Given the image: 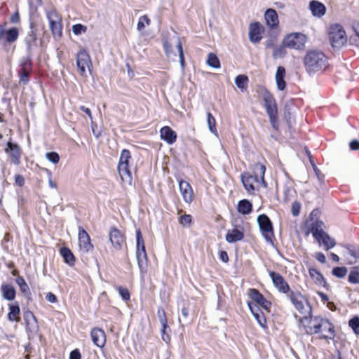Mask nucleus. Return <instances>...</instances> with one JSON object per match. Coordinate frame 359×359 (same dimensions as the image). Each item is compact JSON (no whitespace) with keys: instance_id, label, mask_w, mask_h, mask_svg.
Instances as JSON below:
<instances>
[{"instance_id":"f704fd0d","label":"nucleus","mask_w":359,"mask_h":359,"mask_svg":"<svg viewBox=\"0 0 359 359\" xmlns=\"http://www.w3.org/2000/svg\"><path fill=\"white\" fill-rule=\"evenodd\" d=\"M1 290L3 294V297L4 299L8 301H11L15 299V290L11 285H2L1 287Z\"/></svg>"},{"instance_id":"de8ad7c7","label":"nucleus","mask_w":359,"mask_h":359,"mask_svg":"<svg viewBox=\"0 0 359 359\" xmlns=\"http://www.w3.org/2000/svg\"><path fill=\"white\" fill-rule=\"evenodd\" d=\"M347 269L346 267H336L332 270V274L337 278H343L346 276Z\"/></svg>"},{"instance_id":"6ab92c4d","label":"nucleus","mask_w":359,"mask_h":359,"mask_svg":"<svg viewBox=\"0 0 359 359\" xmlns=\"http://www.w3.org/2000/svg\"><path fill=\"white\" fill-rule=\"evenodd\" d=\"M241 181L245 189L249 194H253L255 189V184L259 183V180L257 175H252L248 172H244L241 175Z\"/></svg>"},{"instance_id":"ddd939ff","label":"nucleus","mask_w":359,"mask_h":359,"mask_svg":"<svg viewBox=\"0 0 359 359\" xmlns=\"http://www.w3.org/2000/svg\"><path fill=\"white\" fill-rule=\"evenodd\" d=\"M90 64V58L87 51L81 50L77 53L76 65L81 76H86V68L89 69Z\"/></svg>"},{"instance_id":"72a5a7b5","label":"nucleus","mask_w":359,"mask_h":359,"mask_svg":"<svg viewBox=\"0 0 359 359\" xmlns=\"http://www.w3.org/2000/svg\"><path fill=\"white\" fill-rule=\"evenodd\" d=\"M20 312V306L18 304L9 305V312L8 313V319L10 321L19 322L20 318L19 317Z\"/></svg>"},{"instance_id":"f257e3e1","label":"nucleus","mask_w":359,"mask_h":359,"mask_svg":"<svg viewBox=\"0 0 359 359\" xmlns=\"http://www.w3.org/2000/svg\"><path fill=\"white\" fill-rule=\"evenodd\" d=\"M306 69L309 73L322 71L327 67V57L319 50H309L304 58Z\"/></svg>"},{"instance_id":"c03bdc74","label":"nucleus","mask_w":359,"mask_h":359,"mask_svg":"<svg viewBox=\"0 0 359 359\" xmlns=\"http://www.w3.org/2000/svg\"><path fill=\"white\" fill-rule=\"evenodd\" d=\"M248 79L245 75H238L235 79V83L240 89H243L247 84Z\"/></svg>"},{"instance_id":"79ce46f5","label":"nucleus","mask_w":359,"mask_h":359,"mask_svg":"<svg viewBox=\"0 0 359 359\" xmlns=\"http://www.w3.org/2000/svg\"><path fill=\"white\" fill-rule=\"evenodd\" d=\"M349 327L353 330V332L359 335V317L354 316L348 322Z\"/></svg>"},{"instance_id":"a19ab883","label":"nucleus","mask_w":359,"mask_h":359,"mask_svg":"<svg viewBox=\"0 0 359 359\" xmlns=\"http://www.w3.org/2000/svg\"><path fill=\"white\" fill-rule=\"evenodd\" d=\"M285 48L287 47L285 46L283 43L282 46L274 47L272 54L273 57L277 59L284 57L286 54Z\"/></svg>"},{"instance_id":"4c0bfd02","label":"nucleus","mask_w":359,"mask_h":359,"mask_svg":"<svg viewBox=\"0 0 359 359\" xmlns=\"http://www.w3.org/2000/svg\"><path fill=\"white\" fill-rule=\"evenodd\" d=\"M207 123L208 126V128L210 131L217 135V130L216 128V121L215 117L212 116V114L210 112H208L207 114Z\"/></svg>"},{"instance_id":"0e129e2a","label":"nucleus","mask_w":359,"mask_h":359,"mask_svg":"<svg viewBox=\"0 0 359 359\" xmlns=\"http://www.w3.org/2000/svg\"><path fill=\"white\" fill-rule=\"evenodd\" d=\"M69 359H81V353L76 349L70 353Z\"/></svg>"},{"instance_id":"6e6d98bb","label":"nucleus","mask_w":359,"mask_h":359,"mask_svg":"<svg viewBox=\"0 0 359 359\" xmlns=\"http://www.w3.org/2000/svg\"><path fill=\"white\" fill-rule=\"evenodd\" d=\"M29 82V72L25 69L22 68L21 72L20 73V83L25 85Z\"/></svg>"},{"instance_id":"0eeeda50","label":"nucleus","mask_w":359,"mask_h":359,"mask_svg":"<svg viewBox=\"0 0 359 359\" xmlns=\"http://www.w3.org/2000/svg\"><path fill=\"white\" fill-rule=\"evenodd\" d=\"M320 319L321 316H319L305 315L298 318V324L304 329L306 334H315L319 332L318 327L320 325Z\"/></svg>"},{"instance_id":"473e14b6","label":"nucleus","mask_w":359,"mask_h":359,"mask_svg":"<svg viewBox=\"0 0 359 359\" xmlns=\"http://www.w3.org/2000/svg\"><path fill=\"white\" fill-rule=\"evenodd\" d=\"M237 210L243 215H249L252 210V205L249 201L243 199L238 202Z\"/></svg>"},{"instance_id":"aec40b11","label":"nucleus","mask_w":359,"mask_h":359,"mask_svg":"<svg viewBox=\"0 0 359 359\" xmlns=\"http://www.w3.org/2000/svg\"><path fill=\"white\" fill-rule=\"evenodd\" d=\"M18 36L19 30L17 27H13L6 30L3 27H0V41L11 43L15 42Z\"/></svg>"},{"instance_id":"4468645a","label":"nucleus","mask_w":359,"mask_h":359,"mask_svg":"<svg viewBox=\"0 0 359 359\" xmlns=\"http://www.w3.org/2000/svg\"><path fill=\"white\" fill-rule=\"evenodd\" d=\"M109 238L115 250L121 249L125 243V236L123 233L115 227H111L109 231Z\"/></svg>"},{"instance_id":"1a4fd4ad","label":"nucleus","mask_w":359,"mask_h":359,"mask_svg":"<svg viewBox=\"0 0 359 359\" xmlns=\"http://www.w3.org/2000/svg\"><path fill=\"white\" fill-rule=\"evenodd\" d=\"M306 42V35L298 32L287 34L283 41L285 46L295 50L304 49Z\"/></svg>"},{"instance_id":"e433bc0d","label":"nucleus","mask_w":359,"mask_h":359,"mask_svg":"<svg viewBox=\"0 0 359 359\" xmlns=\"http://www.w3.org/2000/svg\"><path fill=\"white\" fill-rule=\"evenodd\" d=\"M309 273L316 284L325 286L326 282L323 275L318 271L315 269H310Z\"/></svg>"},{"instance_id":"2eb2a0df","label":"nucleus","mask_w":359,"mask_h":359,"mask_svg":"<svg viewBox=\"0 0 359 359\" xmlns=\"http://www.w3.org/2000/svg\"><path fill=\"white\" fill-rule=\"evenodd\" d=\"M269 276L271 278L273 285L280 292L289 294L290 292H291L289 285L280 274L276 272L269 271Z\"/></svg>"},{"instance_id":"338daca9","label":"nucleus","mask_w":359,"mask_h":359,"mask_svg":"<svg viewBox=\"0 0 359 359\" xmlns=\"http://www.w3.org/2000/svg\"><path fill=\"white\" fill-rule=\"evenodd\" d=\"M349 146L351 150H359V142L356 140H352Z\"/></svg>"},{"instance_id":"ea45409f","label":"nucleus","mask_w":359,"mask_h":359,"mask_svg":"<svg viewBox=\"0 0 359 359\" xmlns=\"http://www.w3.org/2000/svg\"><path fill=\"white\" fill-rule=\"evenodd\" d=\"M255 170L257 172V175L258 174L260 175V181H261L262 184L264 185V187H266V183L264 181V173H265V171H266L265 165H264L263 164L257 163H256L255 165Z\"/></svg>"},{"instance_id":"4d7b16f0","label":"nucleus","mask_w":359,"mask_h":359,"mask_svg":"<svg viewBox=\"0 0 359 359\" xmlns=\"http://www.w3.org/2000/svg\"><path fill=\"white\" fill-rule=\"evenodd\" d=\"M348 281L351 283H359V272L351 271L348 275Z\"/></svg>"},{"instance_id":"b1692460","label":"nucleus","mask_w":359,"mask_h":359,"mask_svg":"<svg viewBox=\"0 0 359 359\" xmlns=\"http://www.w3.org/2000/svg\"><path fill=\"white\" fill-rule=\"evenodd\" d=\"M91 338L98 347L102 348L106 343V336L104 332L100 328H93L91 331Z\"/></svg>"},{"instance_id":"dca6fc26","label":"nucleus","mask_w":359,"mask_h":359,"mask_svg":"<svg viewBox=\"0 0 359 359\" xmlns=\"http://www.w3.org/2000/svg\"><path fill=\"white\" fill-rule=\"evenodd\" d=\"M262 98L269 116L277 114V106L273 96L266 89L263 90Z\"/></svg>"},{"instance_id":"cd10ccee","label":"nucleus","mask_w":359,"mask_h":359,"mask_svg":"<svg viewBox=\"0 0 359 359\" xmlns=\"http://www.w3.org/2000/svg\"><path fill=\"white\" fill-rule=\"evenodd\" d=\"M248 304L251 313L257 320L259 325L263 328H266V318L263 313L260 312L259 307L257 305H252L250 302H248Z\"/></svg>"},{"instance_id":"bb28decb","label":"nucleus","mask_w":359,"mask_h":359,"mask_svg":"<svg viewBox=\"0 0 359 359\" xmlns=\"http://www.w3.org/2000/svg\"><path fill=\"white\" fill-rule=\"evenodd\" d=\"M160 135L161 139L169 144H172L176 142L177 134L169 126L163 127L160 130Z\"/></svg>"},{"instance_id":"09e8293b","label":"nucleus","mask_w":359,"mask_h":359,"mask_svg":"<svg viewBox=\"0 0 359 359\" xmlns=\"http://www.w3.org/2000/svg\"><path fill=\"white\" fill-rule=\"evenodd\" d=\"M306 153L307 154L309 155V159H310V162H311V164L313 168V170L315 172V174L317 177V178L321 181L323 180V175L321 174L320 170L317 168V166L316 165V164L313 162V161L311 160V154H310V151H306Z\"/></svg>"},{"instance_id":"8fccbe9b","label":"nucleus","mask_w":359,"mask_h":359,"mask_svg":"<svg viewBox=\"0 0 359 359\" xmlns=\"http://www.w3.org/2000/svg\"><path fill=\"white\" fill-rule=\"evenodd\" d=\"M87 30V27L81 24H76L72 26V32L76 35H79L82 33H85Z\"/></svg>"},{"instance_id":"13d9d810","label":"nucleus","mask_w":359,"mask_h":359,"mask_svg":"<svg viewBox=\"0 0 359 359\" xmlns=\"http://www.w3.org/2000/svg\"><path fill=\"white\" fill-rule=\"evenodd\" d=\"M180 223L183 226H189L191 222V216L190 215H184L179 219Z\"/></svg>"},{"instance_id":"f03ea898","label":"nucleus","mask_w":359,"mask_h":359,"mask_svg":"<svg viewBox=\"0 0 359 359\" xmlns=\"http://www.w3.org/2000/svg\"><path fill=\"white\" fill-rule=\"evenodd\" d=\"M130 159L131 155L130 151L128 149L122 150L117 170L124 187L132 185L133 176L130 170Z\"/></svg>"},{"instance_id":"37998d69","label":"nucleus","mask_w":359,"mask_h":359,"mask_svg":"<svg viewBox=\"0 0 359 359\" xmlns=\"http://www.w3.org/2000/svg\"><path fill=\"white\" fill-rule=\"evenodd\" d=\"M16 283L20 287V290H21V292L22 293L27 294V293L29 292V286H28V285L27 284V283L25 282V280H24L23 278L18 277L16 278Z\"/></svg>"},{"instance_id":"a18cd8bd","label":"nucleus","mask_w":359,"mask_h":359,"mask_svg":"<svg viewBox=\"0 0 359 359\" xmlns=\"http://www.w3.org/2000/svg\"><path fill=\"white\" fill-rule=\"evenodd\" d=\"M150 22H151L150 19L149 18V17L147 15H144L141 16L139 19V21H138V23L137 25V29L139 31H141L142 29H143L144 28L145 24L147 25H149Z\"/></svg>"},{"instance_id":"864d4df0","label":"nucleus","mask_w":359,"mask_h":359,"mask_svg":"<svg viewBox=\"0 0 359 359\" xmlns=\"http://www.w3.org/2000/svg\"><path fill=\"white\" fill-rule=\"evenodd\" d=\"M46 157L49 161L55 164L57 163L60 161V156L56 152H48L46 154Z\"/></svg>"},{"instance_id":"423d86ee","label":"nucleus","mask_w":359,"mask_h":359,"mask_svg":"<svg viewBox=\"0 0 359 359\" xmlns=\"http://www.w3.org/2000/svg\"><path fill=\"white\" fill-rule=\"evenodd\" d=\"M46 14L52 34L55 38H61L63 29L61 16L54 8L47 11Z\"/></svg>"},{"instance_id":"412c9836","label":"nucleus","mask_w":359,"mask_h":359,"mask_svg":"<svg viewBox=\"0 0 359 359\" xmlns=\"http://www.w3.org/2000/svg\"><path fill=\"white\" fill-rule=\"evenodd\" d=\"M264 27L259 22H254L249 27V39L252 43H256L261 41Z\"/></svg>"},{"instance_id":"680f3d73","label":"nucleus","mask_w":359,"mask_h":359,"mask_svg":"<svg viewBox=\"0 0 359 359\" xmlns=\"http://www.w3.org/2000/svg\"><path fill=\"white\" fill-rule=\"evenodd\" d=\"M46 299L50 303L57 302V297L52 292H48L46 294Z\"/></svg>"},{"instance_id":"a211bd4d","label":"nucleus","mask_w":359,"mask_h":359,"mask_svg":"<svg viewBox=\"0 0 359 359\" xmlns=\"http://www.w3.org/2000/svg\"><path fill=\"white\" fill-rule=\"evenodd\" d=\"M179 189L183 200L187 203H191L194 198V191L190 184L184 180H179Z\"/></svg>"},{"instance_id":"c9c22d12","label":"nucleus","mask_w":359,"mask_h":359,"mask_svg":"<svg viewBox=\"0 0 359 359\" xmlns=\"http://www.w3.org/2000/svg\"><path fill=\"white\" fill-rule=\"evenodd\" d=\"M60 255L63 257L65 262L69 266L74 264L75 259L72 251L67 248H62L60 249Z\"/></svg>"},{"instance_id":"4be33fe9","label":"nucleus","mask_w":359,"mask_h":359,"mask_svg":"<svg viewBox=\"0 0 359 359\" xmlns=\"http://www.w3.org/2000/svg\"><path fill=\"white\" fill-rule=\"evenodd\" d=\"M24 319L27 332L32 334L36 333L39 330V326L33 313L30 311H25L24 313Z\"/></svg>"},{"instance_id":"e2e57ef3","label":"nucleus","mask_w":359,"mask_h":359,"mask_svg":"<svg viewBox=\"0 0 359 359\" xmlns=\"http://www.w3.org/2000/svg\"><path fill=\"white\" fill-rule=\"evenodd\" d=\"M15 182L19 187H22L25 184V179L21 175H15Z\"/></svg>"},{"instance_id":"f3484780","label":"nucleus","mask_w":359,"mask_h":359,"mask_svg":"<svg viewBox=\"0 0 359 359\" xmlns=\"http://www.w3.org/2000/svg\"><path fill=\"white\" fill-rule=\"evenodd\" d=\"M249 297L256 303L255 305L260 306L262 309L269 311L271 302L267 301L264 296L256 289H250L248 291Z\"/></svg>"},{"instance_id":"5fc2aeb1","label":"nucleus","mask_w":359,"mask_h":359,"mask_svg":"<svg viewBox=\"0 0 359 359\" xmlns=\"http://www.w3.org/2000/svg\"><path fill=\"white\" fill-rule=\"evenodd\" d=\"M163 48L168 57L171 58L172 56H175V54L172 53L171 49V45L167 40L163 41Z\"/></svg>"},{"instance_id":"2f4dec72","label":"nucleus","mask_w":359,"mask_h":359,"mask_svg":"<svg viewBox=\"0 0 359 359\" xmlns=\"http://www.w3.org/2000/svg\"><path fill=\"white\" fill-rule=\"evenodd\" d=\"M325 224L320 220H316L313 222L311 225V231L313 234V236L315 238H317L318 236H320L325 231H324Z\"/></svg>"},{"instance_id":"9b49d317","label":"nucleus","mask_w":359,"mask_h":359,"mask_svg":"<svg viewBox=\"0 0 359 359\" xmlns=\"http://www.w3.org/2000/svg\"><path fill=\"white\" fill-rule=\"evenodd\" d=\"M320 324L318 330L320 334L319 338L321 339H333L335 337V330L334 325L327 318L321 317Z\"/></svg>"},{"instance_id":"774afa93","label":"nucleus","mask_w":359,"mask_h":359,"mask_svg":"<svg viewBox=\"0 0 359 359\" xmlns=\"http://www.w3.org/2000/svg\"><path fill=\"white\" fill-rule=\"evenodd\" d=\"M219 258L224 263H226L229 261L228 254L225 251H221L219 252Z\"/></svg>"},{"instance_id":"5701e85b","label":"nucleus","mask_w":359,"mask_h":359,"mask_svg":"<svg viewBox=\"0 0 359 359\" xmlns=\"http://www.w3.org/2000/svg\"><path fill=\"white\" fill-rule=\"evenodd\" d=\"M244 238L243 228L236 226L232 230L229 231L226 235V241L228 243H235L243 240Z\"/></svg>"},{"instance_id":"58836bf2","label":"nucleus","mask_w":359,"mask_h":359,"mask_svg":"<svg viewBox=\"0 0 359 359\" xmlns=\"http://www.w3.org/2000/svg\"><path fill=\"white\" fill-rule=\"evenodd\" d=\"M207 64L210 67L215 69H218L220 67V62L217 55L214 53H210L208 55L207 59Z\"/></svg>"},{"instance_id":"052dcab7","label":"nucleus","mask_w":359,"mask_h":359,"mask_svg":"<svg viewBox=\"0 0 359 359\" xmlns=\"http://www.w3.org/2000/svg\"><path fill=\"white\" fill-rule=\"evenodd\" d=\"M118 293L123 300H128L130 299V293L127 288L118 287Z\"/></svg>"},{"instance_id":"9d476101","label":"nucleus","mask_w":359,"mask_h":359,"mask_svg":"<svg viewBox=\"0 0 359 359\" xmlns=\"http://www.w3.org/2000/svg\"><path fill=\"white\" fill-rule=\"evenodd\" d=\"M37 32L38 29L36 24L34 22H30L29 30L25 38V43L29 55L33 53L38 46L36 36Z\"/></svg>"},{"instance_id":"39448f33","label":"nucleus","mask_w":359,"mask_h":359,"mask_svg":"<svg viewBox=\"0 0 359 359\" xmlns=\"http://www.w3.org/2000/svg\"><path fill=\"white\" fill-rule=\"evenodd\" d=\"M329 37L331 45L334 48L342 47L347 41L346 32L343 27L338 24L330 26Z\"/></svg>"},{"instance_id":"393cba45","label":"nucleus","mask_w":359,"mask_h":359,"mask_svg":"<svg viewBox=\"0 0 359 359\" xmlns=\"http://www.w3.org/2000/svg\"><path fill=\"white\" fill-rule=\"evenodd\" d=\"M6 153L12 157V163L15 165L19 164L20 158V149L17 144H13L11 142L7 143V148L5 149Z\"/></svg>"},{"instance_id":"bf43d9fd","label":"nucleus","mask_w":359,"mask_h":359,"mask_svg":"<svg viewBox=\"0 0 359 359\" xmlns=\"http://www.w3.org/2000/svg\"><path fill=\"white\" fill-rule=\"evenodd\" d=\"M301 204L297 201H294L292 203L291 212L294 217H297L300 211Z\"/></svg>"},{"instance_id":"7c9ffc66","label":"nucleus","mask_w":359,"mask_h":359,"mask_svg":"<svg viewBox=\"0 0 359 359\" xmlns=\"http://www.w3.org/2000/svg\"><path fill=\"white\" fill-rule=\"evenodd\" d=\"M285 76V69L283 67H278L276 73V83L277 88L280 90H283L285 88V81L284 80Z\"/></svg>"},{"instance_id":"c756f323","label":"nucleus","mask_w":359,"mask_h":359,"mask_svg":"<svg viewBox=\"0 0 359 359\" xmlns=\"http://www.w3.org/2000/svg\"><path fill=\"white\" fill-rule=\"evenodd\" d=\"M320 245L323 244L326 250L334 247L336 242L334 238H331L326 232L316 238Z\"/></svg>"},{"instance_id":"7ed1b4c3","label":"nucleus","mask_w":359,"mask_h":359,"mask_svg":"<svg viewBox=\"0 0 359 359\" xmlns=\"http://www.w3.org/2000/svg\"><path fill=\"white\" fill-rule=\"evenodd\" d=\"M136 258L142 274L146 273L147 256L142 233L140 229L136 231Z\"/></svg>"},{"instance_id":"20e7f679","label":"nucleus","mask_w":359,"mask_h":359,"mask_svg":"<svg viewBox=\"0 0 359 359\" xmlns=\"http://www.w3.org/2000/svg\"><path fill=\"white\" fill-rule=\"evenodd\" d=\"M295 309L302 315H311L312 313V309L308 299H306L299 292H290L287 294Z\"/></svg>"},{"instance_id":"3c124183","label":"nucleus","mask_w":359,"mask_h":359,"mask_svg":"<svg viewBox=\"0 0 359 359\" xmlns=\"http://www.w3.org/2000/svg\"><path fill=\"white\" fill-rule=\"evenodd\" d=\"M177 49L179 53L180 65L183 67L184 66V57L183 54L182 45L179 38L177 39Z\"/></svg>"},{"instance_id":"c85d7f7f","label":"nucleus","mask_w":359,"mask_h":359,"mask_svg":"<svg viewBox=\"0 0 359 359\" xmlns=\"http://www.w3.org/2000/svg\"><path fill=\"white\" fill-rule=\"evenodd\" d=\"M309 8L312 14L318 18L324 15L326 11L324 4L318 1H311L309 4Z\"/></svg>"},{"instance_id":"a878e982","label":"nucleus","mask_w":359,"mask_h":359,"mask_svg":"<svg viewBox=\"0 0 359 359\" xmlns=\"http://www.w3.org/2000/svg\"><path fill=\"white\" fill-rule=\"evenodd\" d=\"M264 19L266 25L271 29L278 27L279 20L276 11L274 9L269 8L264 13Z\"/></svg>"},{"instance_id":"603ef678","label":"nucleus","mask_w":359,"mask_h":359,"mask_svg":"<svg viewBox=\"0 0 359 359\" xmlns=\"http://www.w3.org/2000/svg\"><path fill=\"white\" fill-rule=\"evenodd\" d=\"M157 315L161 325H165L167 323V318L164 309L158 308L157 311Z\"/></svg>"},{"instance_id":"f8f14e48","label":"nucleus","mask_w":359,"mask_h":359,"mask_svg":"<svg viewBox=\"0 0 359 359\" xmlns=\"http://www.w3.org/2000/svg\"><path fill=\"white\" fill-rule=\"evenodd\" d=\"M79 248L81 254H86L93 250L88 233L81 226L79 227Z\"/></svg>"},{"instance_id":"49530a36","label":"nucleus","mask_w":359,"mask_h":359,"mask_svg":"<svg viewBox=\"0 0 359 359\" xmlns=\"http://www.w3.org/2000/svg\"><path fill=\"white\" fill-rule=\"evenodd\" d=\"M170 331L169 327L168 326V324H165V327L164 325H161V335H162V339L165 343H169L170 341V337L169 335V332Z\"/></svg>"},{"instance_id":"6e6552de","label":"nucleus","mask_w":359,"mask_h":359,"mask_svg":"<svg viewBox=\"0 0 359 359\" xmlns=\"http://www.w3.org/2000/svg\"><path fill=\"white\" fill-rule=\"evenodd\" d=\"M257 223L266 241L272 244L274 234L272 222L269 217L264 214L260 215L257 217Z\"/></svg>"},{"instance_id":"69168bd1","label":"nucleus","mask_w":359,"mask_h":359,"mask_svg":"<svg viewBox=\"0 0 359 359\" xmlns=\"http://www.w3.org/2000/svg\"><path fill=\"white\" fill-rule=\"evenodd\" d=\"M315 257L319 262L322 264H324L326 262V257L322 252H317L315 255Z\"/></svg>"}]
</instances>
